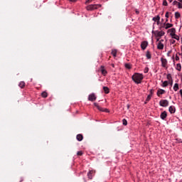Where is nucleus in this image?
<instances>
[{
	"label": "nucleus",
	"instance_id": "nucleus-1",
	"mask_svg": "<svg viewBox=\"0 0 182 182\" xmlns=\"http://www.w3.org/2000/svg\"><path fill=\"white\" fill-rule=\"evenodd\" d=\"M132 79L135 83H136V85H139V83H141V80H143L144 77L142 74L136 73L132 75Z\"/></svg>",
	"mask_w": 182,
	"mask_h": 182
},
{
	"label": "nucleus",
	"instance_id": "nucleus-2",
	"mask_svg": "<svg viewBox=\"0 0 182 182\" xmlns=\"http://www.w3.org/2000/svg\"><path fill=\"white\" fill-rule=\"evenodd\" d=\"M99 8H102V4H90L86 6L87 11H95Z\"/></svg>",
	"mask_w": 182,
	"mask_h": 182
},
{
	"label": "nucleus",
	"instance_id": "nucleus-3",
	"mask_svg": "<svg viewBox=\"0 0 182 182\" xmlns=\"http://www.w3.org/2000/svg\"><path fill=\"white\" fill-rule=\"evenodd\" d=\"M152 33L154 34V36H156V38H159V37H161V36H164V35L166 34V33H164V31H153Z\"/></svg>",
	"mask_w": 182,
	"mask_h": 182
},
{
	"label": "nucleus",
	"instance_id": "nucleus-4",
	"mask_svg": "<svg viewBox=\"0 0 182 182\" xmlns=\"http://www.w3.org/2000/svg\"><path fill=\"white\" fill-rule=\"evenodd\" d=\"M159 105L161 106L162 107H167V106H168V100H161L159 102Z\"/></svg>",
	"mask_w": 182,
	"mask_h": 182
},
{
	"label": "nucleus",
	"instance_id": "nucleus-5",
	"mask_svg": "<svg viewBox=\"0 0 182 182\" xmlns=\"http://www.w3.org/2000/svg\"><path fill=\"white\" fill-rule=\"evenodd\" d=\"M94 106H95V107H97L100 112H105V113H109V112L107 109L102 108L100 106H99V105H97V103H94Z\"/></svg>",
	"mask_w": 182,
	"mask_h": 182
},
{
	"label": "nucleus",
	"instance_id": "nucleus-6",
	"mask_svg": "<svg viewBox=\"0 0 182 182\" xmlns=\"http://www.w3.org/2000/svg\"><path fill=\"white\" fill-rule=\"evenodd\" d=\"M147 46H149V42L146 41L141 42V48L142 49V50H146V48H147Z\"/></svg>",
	"mask_w": 182,
	"mask_h": 182
},
{
	"label": "nucleus",
	"instance_id": "nucleus-7",
	"mask_svg": "<svg viewBox=\"0 0 182 182\" xmlns=\"http://www.w3.org/2000/svg\"><path fill=\"white\" fill-rule=\"evenodd\" d=\"M161 62L162 68H166V69H167V59L161 58Z\"/></svg>",
	"mask_w": 182,
	"mask_h": 182
},
{
	"label": "nucleus",
	"instance_id": "nucleus-8",
	"mask_svg": "<svg viewBox=\"0 0 182 182\" xmlns=\"http://www.w3.org/2000/svg\"><path fill=\"white\" fill-rule=\"evenodd\" d=\"M88 100L90 102H95V100H96V95L94 93L90 94L88 97Z\"/></svg>",
	"mask_w": 182,
	"mask_h": 182
},
{
	"label": "nucleus",
	"instance_id": "nucleus-9",
	"mask_svg": "<svg viewBox=\"0 0 182 182\" xmlns=\"http://www.w3.org/2000/svg\"><path fill=\"white\" fill-rule=\"evenodd\" d=\"M168 111L171 114L176 113V107L175 106H170L168 108Z\"/></svg>",
	"mask_w": 182,
	"mask_h": 182
},
{
	"label": "nucleus",
	"instance_id": "nucleus-10",
	"mask_svg": "<svg viewBox=\"0 0 182 182\" xmlns=\"http://www.w3.org/2000/svg\"><path fill=\"white\" fill-rule=\"evenodd\" d=\"M157 49H159V50H163L164 49V44L161 42H159L157 44Z\"/></svg>",
	"mask_w": 182,
	"mask_h": 182
},
{
	"label": "nucleus",
	"instance_id": "nucleus-11",
	"mask_svg": "<svg viewBox=\"0 0 182 182\" xmlns=\"http://www.w3.org/2000/svg\"><path fill=\"white\" fill-rule=\"evenodd\" d=\"M160 117L162 120H165L166 117H167V112L164 111L163 112H161Z\"/></svg>",
	"mask_w": 182,
	"mask_h": 182
},
{
	"label": "nucleus",
	"instance_id": "nucleus-12",
	"mask_svg": "<svg viewBox=\"0 0 182 182\" xmlns=\"http://www.w3.org/2000/svg\"><path fill=\"white\" fill-rule=\"evenodd\" d=\"M100 71L102 73V75H103L104 76H106V75H107V71L106 70V69H105L104 66H101Z\"/></svg>",
	"mask_w": 182,
	"mask_h": 182
},
{
	"label": "nucleus",
	"instance_id": "nucleus-13",
	"mask_svg": "<svg viewBox=\"0 0 182 182\" xmlns=\"http://www.w3.org/2000/svg\"><path fill=\"white\" fill-rule=\"evenodd\" d=\"M164 93H166V90H163V89H159L157 91V96H159V97H160L161 95H164Z\"/></svg>",
	"mask_w": 182,
	"mask_h": 182
},
{
	"label": "nucleus",
	"instance_id": "nucleus-14",
	"mask_svg": "<svg viewBox=\"0 0 182 182\" xmlns=\"http://www.w3.org/2000/svg\"><path fill=\"white\" fill-rule=\"evenodd\" d=\"M171 36L173 39H176V41H180V37L177 36L176 33H171Z\"/></svg>",
	"mask_w": 182,
	"mask_h": 182
},
{
	"label": "nucleus",
	"instance_id": "nucleus-15",
	"mask_svg": "<svg viewBox=\"0 0 182 182\" xmlns=\"http://www.w3.org/2000/svg\"><path fill=\"white\" fill-rule=\"evenodd\" d=\"M76 139L78 141H82V140H83V135L81 134H79L77 135Z\"/></svg>",
	"mask_w": 182,
	"mask_h": 182
},
{
	"label": "nucleus",
	"instance_id": "nucleus-16",
	"mask_svg": "<svg viewBox=\"0 0 182 182\" xmlns=\"http://www.w3.org/2000/svg\"><path fill=\"white\" fill-rule=\"evenodd\" d=\"M87 177L90 180H92V178H93V171H90L87 173Z\"/></svg>",
	"mask_w": 182,
	"mask_h": 182
},
{
	"label": "nucleus",
	"instance_id": "nucleus-17",
	"mask_svg": "<svg viewBox=\"0 0 182 182\" xmlns=\"http://www.w3.org/2000/svg\"><path fill=\"white\" fill-rule=\"evenodd\" d=\"M103 90L106 95H108V93L110 92L109 87H103Z\"/></svg>",
	"mask_w": 182,
	"mask_h": 182
},
{
	"label": "nucleus",
	"instance_id": "nucleus-18",
	"mask_svg": "<svg viewBox=\"0 0 182 182\" xmlns=\"http://www.w3.org/2000/svg\"><path fill=\"white\" fill-rule=\"evenodd\" d=\"M112 56H114V58H116L117 55V50L116 49H113L112 50Z\"/></svg>",
	"mask_w": 182,
	"mask_h": 182
},
{
	"label": "nucleus",
	"instance_id": "nucleus-19",
	"mask_svg": "<svg viewBox=\"0 0 182 182\" xmlns=\"http://www.w3.org/2000/svg\"><path fill=\"white\" fill-rule=\"evenodd\" d=\"M165 29H168V28H173V24L170 23H165Z\"/></svg>",
	"mask_w": 182,
	"mask_h": 182
},
{
	"label": "nucleus",
	"instance_id": "nucleus-20",
	"mask_svg": "<svg viewBox=\"0 0 182 182\" xmlns=\"http://www.w3.org/2000/svg\"><path fill=\"white\" fill-rule=\"evenodd\" d=\"M146 57L147 59H151V53H150V51H146Z\"/></svg>",
	"mask_w": 182,
	"mask_h": 182
},
{
	"label": "nucleus",
	"instance_id": "nucleus-21",
	"mask_svg": "<svg viewBox=\"0 0 182 182\" xmlns=\"http://www.w3.org/2000/svg\"><path fill=\"white\" fill-rule=\"evenodd\" d=\"M18 86H19V87H21V89H23V88L25 87V82H23V81L20 82Z\"/></svg>",
	"mask_w": 182,
	"mask_h": 182
},
{
	"label": "nucleus",
	"instance_id": "nucleus-22",
	"mask_svg": "<svg viewBox=\"0 0 182 182\" xmlns=\"http://www.w3.org/2000/svg\"><path fill=\"white\" fill-rule=\"evenodd\" d=\"M160 20V16H155L152 18V21H154V22H157Z\"/></svg>",
	"mask_w": 182,
	"mask_h": 182
},
{
	"label": "nucleus",
	"instance_id": "nucleus-23",
	"mask_svg": "<svg viewBox=\"0 0 182 182\" xmlns=\"http://www.w3.org/2000/svg\"><path fill=\"white\" fill-rule=\"evenodd\" d=\"M176 70H178V72H180L181 70V64L178 63L176 65Z\"/></svg>",
	"mask_w": 182,
	"mask_h": 182
},
{
	"label": "nucleus",
	"instance_id": "nucleus-24",
	"mask_svg": "<svg viewBox=\"0 0 182 182\" xmlns=\"http://www.w3.org/2000/svg\"><path fill=\"white\" fill-rule=\"evenodd\" d=\"M180 16H181L180 13L178 11H176L175 13V18H176V19H178V18H180Z\"/></svg>",
	"mask_w": 182,
	"mask_h": 182
},
{
	"label": "nucleus",
	"instance_id": "nucleus-25",
	"mask_svg": "<svg viewBox=\"0 0 182 182\" xmlns=\"http://www.w3.org/2000/svg\"><path fill=\"white\" fill-rule=\"evenodd\" d=\"M163 87H167L168 86V81H164L162 84Z\"/></svg>",
	"mask_w": 182,
	"mask_h": 182
},
{
	"label": "nucleus",
	"instance_id": "nucleus-26",
	"mask_svg": "<svg viewBox=\"0 0 182 182\" xmlns=\"http://www.w3.org/2000/svg\"><path fill=\"white\" fill-rule=\"evenodd\" d=\"M173 90L175 92H177V90H178V84L176 83L173 86Z\"/></svg>",
	"mask_w": 182,
	"mask_h": 182
},
{
	"label": "nucleus",
	"instance_id": "nucleus-27",
	"mask_svg": "<svg viewBox=\"0 0 182 182\" xmlns=\"http://www.w3.org/2000/svg\"><path fill=\"white\" fill-rule=\"evenodd\" d=\"M42 97H48V92H43L41 93Z\"/></svg>",
	"mask_w": 182,
	"mask_h": 182
},
{
	"label": "nucleus",
	"instance_id": "nucleus-28",
	"mask_svg": "<svg viewBox=\"0 0 182 182\" xmlns=\"http://www.w3.org/2000/svg\"><path fill=\"white\" fill-rule=\"evenodd\" d=\"M125 68L127 69H132V65H130V64H129V63H126L125 64Z\"/></svg>",
	"mask_w": 182,
	"mask_h": 182
},
{
	"label": "nucleus",
	"instance_id": "nucleus-29",
	"mask_svg": "<svg viewBox=\"0 0 182 182\" xmlns=\"http://www.w3.org/2000/svg\"><path fill=\"white\" fill-rule=\"evenodd\" d=\"M168 31H170L171 33H176V28H172L171 29H169Z\"/></svg>",
	"mask_w": 182,
	"mask_h": 182
},
{
	"label": "nucleus",
	"instance_id": "nucleus-30",
	"mask_svg": "<svg viewBox=\"0 0 182 182\" xmlns=\"http://www.w3.org/2000/svg\"><path fill=\"white\" fill-rule=\"evenodd\" d=\"M166 77L168 80H173V78L171 77V74H168Z\"/></svg>",
	"mask_w": 182,
	"mask_h": 182
},
{
	"label": "nucleus",
	"instance_id": "nucleus-31",
	"mask_svg": "<svg viewBox=\"0 0 182 182\" xmlns=\"http://www.w3.org/2000/svg\"><path fill=\"white\" fill-rule=\"evenodd\" d=\"M122 123L124 126H127V120L126 119H122Z\"/></svg>",
	"mask_w": 182,
	"mask_h": 182
},
{
	"label": "nucleus",
	"instance_id": "nucleus-32",
	"mask_svg": "<svg viewBox=\"0 0 182 182\" xmlns=\"http://www.w3.org/2000/svg\"><path fill=\"white\" fill-rule=\"evenodd\" d=\"M163 5L164 6H168V4L167 3V0H164Z\"/></svg>",
	"mask_w": 182,
	"mask_h": 182
},
{
	"label": "nucleus",
	"instance_id": "nucleus-33",
	"mask_svg": "<svg viewBox=\"0 0 182 182\" xmlns=\"http://www.w3.org/2000/svg\"><path fill=\"white\" fill-rule=\"evenodd\" d=\"M151 99V95H149L146 97V102H150V100Z\"/></svg>",
	"mask_w": 182,
	"mask_h": 182
},
{
	"label": "nucleus",
	"instance_id": "nucleus-34",
	"mask_svg": "<svg viewBox=\"0 0 182 182\" xmlns=\"http://www.w3.org/2000/svg\"><path fill=\"white\" fill-rule=\"evenodd\" d=\"M77 154L78 156H83V152L82 151H77Z\"/></svg>",
	"mask_w": 182,
	"mask_h": 182
},
{
	"label": "nucleus",
	"instance_id": "nucleus-35",
	"mask_svg": "<svg viewBox=\"0 0 182 182\" xmlns=\"http://www.w3.org/2000/svg\"><path fill=\"white\" fill-rule=\"evenodd\" d=\"M144 73H149V68H145L144 70Z\"/></svg>",
	"mask_w": 182,
	"mask_h": 182
},
{
	"label": "nucleus",
	"instance_id": "nucleus-36",
	"mask_svg": "<svg viewBox=\"0 0 182 182\" xmlns=\"http://www.w3.org/2000/svg\"><path fill=\"white\" fill-rule=\"evenodd\" d=\"M168 83H169V85H171V86H173V80H168Z\"/></svg>",
	"mask_w": 182,
	"mask_h": 182
},
{
	"label": "nucleus",
	"instance_id": "nucleus-37",
	"mask_svg": "<svg viewBox=\"0 0 182 182\" xmlns=\"http://www.w3.org/2000/svg\"><path fill=\"white\" fill-rule=\"evenodd\" d=\"M153 93H154V90H151L149 95H151V96H152V95H153Z\"/></svg>",
	"mask_w": 182,
	"mask_h": 182
},
{
	"label": "nucleus",
	"instance_id": "nucleus-38",
	"mask_svg": "<svg viewBox=\"0 0 182 182\" xmlns=\"http://www.w3.org/2000/svg\"><path fill=\"white\" fill-rule=\"evenodd\" d=\"M178 2L177 1H174L173 2V5H178Z\"/></svg>",
	"mask_w": 182,
	"mask_h": 182
},
{
	"label": "nucleus",
	"instance_id": "nucleus-39",
	"mask_svg": "<svg viewBox=\"0 0 182 182\" xmlns=\"http://www.w3.org/2000/svg\"><path fill=\"white\" fill-rule=\"evenodd\" d=\"M178 8L181 9L182 4L181 3H178Z\"/></svg>",
	"mask_w": 182,
	"mask_h": 182
},
{
	"label": "nucleus",
	"instance_id": "nucleus-40",
	"mask_svg": "<svg viewBox=\"0 0 182 182\" xmlns=\"http://www.w3.org/2000/svg\"><path fill=\"white\" fill-rule=\"evenodd\" d=\"M94 0H87L86 4H90V2H93Z\"/></svg>",
	"mask_w": 182,
	"mask_h": 182
},
{
	"label": "nucleus",
	"instance_id": "nucleus-41",
	"mask_svg": "<svg viewBox=\"0 0 182 182\" xmlns=\"http://www.w3.org/2000/svg\"><path fill=\"white\" fill-rule=\"evenodd\" d=\"M176 60H180V57L178 55H176Z\"/></svg>",
	"mask_w": 182,
	"mask_h": 182
},
{
	"label": "nucleus",
	"instance_id": "nucleus-42",
	"mask_svg": "<svg viewBox=\"0 0 182 182\" xmlns=\"http://www.w3.org/2000/svg\"><path fill=\"white\" fill-rule=\"evenodd\" d=\"M171 43L172 45H174V43H176L175 40H172V41H171Z\"/></svg>",
	"mask_w": 182,
	"mask_h": 182
},
{
	"label": "nucleus",
	"instance_id": "nucleus-43",
	"mask_svg": "<svg viewBox=\"0 0 182 182\" xmlns=\"http://www.w3.org/2000/svg\"><path fill=\"white\" fill-rule=\"evenodd\" d=\"M165 16H166V18H168V12H166V13Z\"/></svg>",
	"mask_w": 182,
	"mask_h": 182
},
{
	"label": "nucleus",
	"instance_id": "nucleus-44",
	"mask_svg": "<svg viewBox=\"0 0 182 182\" xmlns=\"http://www.w3.org/2000/svg\"><path fill=\"white\" fill-rule=\"evenodd\" d=\"M170 53H171V50H170V51H168V52L167 53V56H170Z\"/></svg>",
	"mask_w": 182,
	"mask_h": 182
},
{
	"label": "nucleus",
	"instance_id": "nucleus-45",
	"mask_svg": "<svg viewBox=\"0 0 182 182\" xmlns=\"http://www.w3.org/2000/svg\"><path fill=\"white\" fill-rule=\"evenodd\" d=\"M165 25H166V23H164L163 26H161L159 28V29L161 30L162 28H164V26H165Z\"/></svg>",
	"mask_w": 182,
	"mask_h": 182
},
{
	"label": "nucleus",
	"instance_id": "nucleus-46",
	"mask_svg": "<svg viewBox=\"0 0 182 182\" xmlns=\"http://www.w3.org/2000/svg\"><path fill=\"white\" fill-rule=\"evenodd\" d=\"M179 92H180V95H181V96L182 97V90H180Z\"/></svg>",
	"mask_w": 182,
	"mask_h": 182
},
{
	"label": "nucleus",
	"instance_id": "nucleus-47",
	"mask_svg": "<svg viewBox=\"0 0 182 182\" xmlns=\"http://www.w3.org/2000/svg\"><path fill=\"white\" fill-rule=\"evenodd\" d=\"M156 24H157V25H160V20L158 21H156Z\"/></svg>",
	"mask_w": 182,
	"mask_h": 182
},
{
	"label": "nucleus",
	"instance_id": "nucleus-48",
	"mask_svg": "<svg viewBox=\"0 0 182 182\" xmlns=\"http://www.w3.org/2000/svg\"><path fill=\"white\" fill-rule=\"evenodd\" d=\"M144 103H145V105H147V103H149V101H147V100H146Z\"/></svg>",
	"mask_w": 182,
	"mask_h": 182
},
{
	"label": "nucleus",
	"instance_id": "nucleus-49",
	"mask_svg": "<svg viewBox=\"0 0 182 182\" xmlns=\"http://www.w3.org/2000/svg\"><path fill=\"white\" fill-rule=\"evenodd\" d=\"M77 0H70V2H76Z\"/></svg>",
	"mask_w": 182,
	"mask_h": 182
},
{
	"label": "nucleus",
	"instance_id": "nucleus-50",
	"mask_svg": "<svg viewBox=\"0 0 182 182\" xmlns=\"http://www.w3.org/2000/svg\"><path fill=\"white\" fill-rule=\"evenodd\" d=\"M159 42H161V43H163V42H164V40H161L159 41Z\"/></svg>",
	"mask_w": 182,
	"mask_h": 182
},
{
	"label": "nucleus",
	"instance_id": "nucleus-51",
	"mask_svg": "<svg viewBox=\"0 0 182 182\" xmlns=\"http://www.w3.org/2000/svg\"><path fill=\"white\" fill-rule=\"evenodd\" d=\"M160 41V38H156V42H159Z\"/></svg>",
	"mask_w": 182,
	"mask_h": 182
},
{
	"label": "nucleus",
	"instance_id": "nucleus-52",
	"mask_svg": "<svg viewBox=\"0 0 182 182\" xmlns=\"http://www.w3.org/2000/svg\"><path fill=\"white\" fill-rule=\"evenodd\" d=\"M111 66L112 67V68H114V64H111Z\"/></svg>",
	"mask_w": 182,
	"mask_h": 182
},
{
	"label": "nucleus",
	"instance_id": "nucleus-53",
	"mask_svg": "<svg viewBox=\"0 0 182 182\" xmlns=\"http://www.w3.org/2000/svg\"><path fill=\"white\" fill-rule=\"evenodd\" d=\"M166 22H168V18L166 19Z\"/></svg>",
	"mask_w": 182,
	"mask_h": 182
},
{
	"label": "nucleus",
	"instance_id": "nucleus-54",
	"mask_svg": "<svg viewBox=\"0 0 182 182\" xmlns=\"http://www.w3.org/2000/svg\"><path fill=\"white\" fill-rule=\"evenodd\" d=\"M130 107V105H127V109H129Z\"/></svg>",
	"mask_w": 182,
	"mask_h": 182
},
{
	"label": "nucleus",
	"instance_id": "nucleus-55",
	"mask_svg": "<svg viewBox=\"0 0 182 182\" xmlns=\"http://www.w3.org/2000/svg\"><path fill=\"white\" fill-rule=\"evenodd\" d=\"M169 1V2H173V0H168Z\"/></svg>",
	"mask_w": 182,
	"mask_h": 182
},
{
	"label": "nucleus",
	"instance_id": "nucleus-56",
	"mask_svg": "<svg viewBox=\"0 0 182 182\" xmlns=\"http://www.w3.org/2000/svg\"><path fill=\"white\" fill-rule=\"evenodd\" d=\"M172 59H174V56L172 57Z\"/></svg>",
	"mask_w": 182,
	"mask_h": 182
},
{
	"label": "nucleus",
	"instance_id": "nucleus-57",
	"mask_svg": "<svg viewBox=\"0 0 182 182\" xmlns=\"http://www.w3.org/2000/svg\"><path fill=\"white\" fill-rule=\"evenodd\" d=\"M181 43H182V38H181Z\"/></svg>",
	"mask_w": 182,
	"mask_h": 182
},
{
	"label": "nucleus",
	"instance_id": "nucleus-58",
	"mask_svg": "<svg viewBox=\"0 0 182 182\" xmlns=\"http://www.w3.org/2000/svg\"><path fill=\"white\" fill-rule=\"evenodd\" d=\"M136 14H139V12H138V11H136Z\"/></svg>",
	"mask_w": 182,
	"mask_h": 182
},
{
	"label": "nucleus",
	"instance_id": "nucleus-59",
	"mask_svg": "<svg viewBox=\"0 0 182 182\" xmlns=\"http://www.w3.org/2000/svg\"><path fill=\"white\" fill-rule=\"evenodd\" d=\"M106 1H109V0H106Z\"/></svg>",
	"mask_w": 182,
	"mask_h": 182
}]
</instances>
